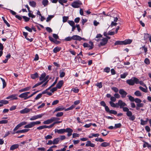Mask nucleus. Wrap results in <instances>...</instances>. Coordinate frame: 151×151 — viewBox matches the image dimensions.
Listing matches in <instances>:
<instances>
[{"mask_svg": "<svg viewBox=\"0 0 151 151\" xmlns=\"http://www.w3.org/2000/svg\"><path fill=\"white\" fill-rule=\"evenodd\" d=\"M123 44V41H117L114 44L115 45H122Z\"/></svg>", "mask_w": 151, "mask_h": 151, "instance_id": "f704fd0d", "label": "nucleus"}, {"mask_svg": "<svg viewBox=\"0 0 151 151\" xmlns=\"http://www.w3.org/2000/svg\"><path fill=\"white\" fill-rule=\"evenodd\" d=\"M108 39L106 38H104L101 41V42L100 44L99 45V47L101 46H104L105 45L107 42Z\"/></svg>", "mask_w": 151, "mask_h": 151, "instance_id": "423d86ee", "label": "nucleus"}, {"mask_svg": "<svg viewBox=\"0 0 151 151\" xmlns=\"http://www.w3.org/2000/svg\"><path fill=\"white\" fill-rule=\"evenodd\" d=\"M63 22H66L68 19V17L64 16L63 17Z\"/></svg>", "mask_w": 151, "mask_h": 151, "instance_id": "de8ad7c7", "label": "nucleus"}, {"mask_svg": "<svg viewBox=\"0 0 151 151\" xmlns=\"http://www.w3.org/2000/svg\"><path fill=\"white\" fill-rule=\"evenodd\" d=\"M128 75V73H124L123 74L121 75L120 77L121 78H124Z\"/></svg>", "mask_w": 151, "mask_h": 151, "instance_id": "79ce46f5", "label": "nucleus"}, {"mask_svg": "<svg viewBox=\"0 0 151 151\" xmlns=\"http://www.w3.org/2000/svg\"><path fill=\"white\" fill-rule=\"evenodd\" d=\"M63 113L62 112H58L56 115L57 117H61L63 116Z\"/></svg>", "mask_w": 151, "mask_h": 151, "instance_id": "ea45409f", "label": "nucleus"}, {"mask_svg": "<svg viewBox=\"0 0 151 151\" xmlns=\"http://www.w3.org/2000/svg\"><path fill=\"white\" fill-rule=\"evenodd\" d=\"M25 29H26L28 31H29L30 32H32V29L31 28H30L28 26H26L25 27Z\"/></svg>", "mask_w": 151, "mask_h": 151, "instance_id": "0e129e2a", "label": "nucleus"}, {"mask_svg": "<svg viewBox=\"0 0 151 151\" xmlns=\"http://www.w3.org/2000/svg\"><path fill=\"white\" fill-rule=\"evenodd\" d=\"M54 17V15H49L48 17L47 18L46 21L47 22H48L49 21H50L51 19L53 18Z\"/></svg>", "mask_w": 151, "mask_h": 151, "instance_id": "c03bdc74", "label": "nucleus"}, {"mask_svg": "<svg viewBox=\"0 0 151 151\" xmlns=\"http://www.w3.org/2000/svg\"><path fill=\"white\" fill-rule=\"evenodd\" d=\"M73 130L70 128H67L66 129L65 132H68L67 135L68 137L70 136L72 134V132Z\"/></svg>", "mask_w": 151, "mask_h": 151, "instance_id": "ddd939ff", "label": "nucleus"}, {"mask_svg": "<svg viewBox=\"0 0 151 151\" xmlns=\"http://www.w3.org/2000/svg\"><path fill=\"white\" fill-rule=\"evenodd\" d=\"M30 109H29L25 108L23 109L20 111V113L21 114H24L27 113L29 112L30 111Z\"/></svg>", "mask_w": 151, "mask_h": 151, "instance_id": "2eb2a0df", "label": "nucleus"}, {"mask_svg": "<svg viewBox=\"0 0 151 151\" xmlns=\"http://www.w3.org/2000/svg\"><path fill=\"white\" fill-rule=\"evenodd\" d=\"M19 97L21 98H24V100H26L28 99V97L25 93H23L19 96Z\"/></svg>", "mask_w": 151, "mask_h": 151, "instance_id": "dca6fc26", "label": "nucleus"}, {"mask_svg": "<svg viewBox=\"0 0 151 151\" xmlns=\"http://www.w3.org/2000/svg\"><path fill=\"white\" fill-rule=\"evenodd\" d=\"M109 104L112 107H117V105H116V103L115 104L111 101H110L109 102Z\"/></svg>", "mask_w": 151, "mask_h": 151, "instance_id": "e433bc0d", "label": "nucleus"}, {"mask_svg": "<svg viewBox=\"0 0 151 151\" xmlns=\"http://www.w3.org/2000/svg\"><path fill=\"white\" fill-rule=\"evenodd\" d=\"M111 89L114 91L115 92H117L118 91V88L116 87H112Z\"/></svg>", "mask_w": 151, "mask_h": 151, "instance_id": "052dcab7", "label": "nucleus"}, {"mask_svg": "<svg viewBox=\"0 0 151 151\" xmlns=\"http://www.w3.org/2000/svg\"><path fill=\"white\" fill-rule=\"evenodd\" d=\"M63 80H61L59 81L58 83L57 84L56 87L59 89H60L61 88V87L63 86Z\"/></svg>", "mask_w": 151, "mask_h": 151, "instance_id": "4468645a", "label": "nucleus"}, {"mask_svg": "<svg viewBox=\"0 0 151 151\" xmlns=\"http://www.w3.org/2000/svg\"><path fill=\"white\" fill-rule=\"evenodd\" d=\"M134 101L137 104L140 103L142 102L141 100L138 98H136L135 99Z\"/></svg>", "mask_w": 151, "mask_h": 151, "instance_id": "8fccbe9b", "label": "nucleus"}, {"mask_svg": "<svg viewBox=\"0 0 151 151\" xmlns=\"http://www.w3.org/2000/svg\"><path fill=\"white\" fill-rule=\"evenodd\" d=\"M3 47L1 46V47H0V57L2 56V55L3 54Z\"/></svg>", "mask_w": 151, "mask_h": 151, "instance_id": "680f3d73", "label": "nucleus"}, {"mask_svg": "<svg viewBox=\"0 0 151 151\" xmlns=\"http://www.w3.org/2000/svg\"><path fill=\"white\" fill-rule=\"evenodd\" d=\"M127 96L128 97L129 99L131 101H134V98L130 95H128Z\"/></svg>", "mask_w": 151, "mask_h": 151, "instance_id": "37998d69", "label": "nucleus"}, {"mask_svg": "<svg viewBox=\"0 0 151 151\" xmlns=\"http://www.w3.org/2000/svg\"><path fill=\"white\" fill-rule=\"evenodd\" d=\"M67 1L65 0H59V3L62 5H64L63 3H66Z\"/></svg>", "mask_w": 151, "mask_h": 151, "instance_id": "a19ab883", "label": "nucleus"}, {"mask_svg": "<svg viewBox=\"0 0 151 151\" xmlns=\"http://www.w3.org/2000/svg\"><path fill=\"white\" fill-rule=\"evenodd\" d=\"M145 87L146 88V89L143 88V87H142V86H139V88L140 90L142 91H143L145 93H147V88L146 86Z\"/></svg>", "mask_w": 151, "mask_h": 151, "instance_id": "cd10ccee", "label": "nucleus"}, {"mask_svg": "<svg viewBox=\"0 0 151 151\" xmlns=\"http://www.w3.org/2000/svg\"><path fill=\"white\" fill-rule=\"evenodd\" d=\"M17 96V95L16 94L12 95L7 97L6 99H11V100H17L18 99V98L16 97Z\"/></svg>", "mask_w": 151, "mask_h": 151, "instance_id": "6e6552de", "label": "nucleus"}, {"mask_svg": "<svg viewBox=\"0 0 151 151\" xmlns=\"http://www.w3.org/2000/svg\"><path fill=\"white\" fill-rule=\"evenodd\" d=\"M9 103V101L7 100H2L0 101V103L2 104H6Z\"/></svg>", "mask_w": 151, "mask_h": 151, "instance_id": "4c0bfd02", "label": "nucleus"}, {"mask_svg": "<svg viewBox=\"0 0 151 151\" xmlns=\"http://www.w3.org/2000/svg\"><path fill=\"white\" fill-rule=\"evenodd\" d=\"M109 145V143L107 142H103L101 144V145L104 147H106Z\"/></svg>", "mask_w": 151, "mask_h": 151, "instance_id": "c9c22d12", "label": "nucleus"}, {"mask_svg": "<svg viewBox=\"0 0 151 151\" xmlns=\"http://www.w3.org/2000/svg\"><path fill=\"white\" fill-rule=\"evenodd\" d=\"M75 106L74 105H72L70 107H69V108H68L66 109H65V111H67L69 110H71L73 109V108H75Z\"/></svg>", "mask_w": 151, "mask_h": 151, "instance_id": "3c124183", "label": "nucleus"}, {"mask_svg": "<svg viewBox=\"0 0 151 151\" xmlns=\"http://www.w3.org/2000/svg\"><path fill=\"white\" fill-rule=\"evenodd\" d=\"M106 111L108 113H109L110 114H113L114 115H116L117 114V112L116 111L114 110H110L109 109L108 107L106 108Z\"/></svg>", "mask_w": 151, "mask_h": 151, "instance_id": "1a4fd4ad", "label": "nucleus"}, {"mask_svg": "<svg viewBox=\"0 0 151 151\" xmlns=\"http://www.w3.org/2000/svg\"><path fill=\"white\" fill-rule=\"evenodd\" d=\"M95 141L97 142H104V140L101 138H99L98 137L95 139Z\"/></svg>", "mask_w": 151, "mask_h": 151, "instance_id": "5fc2aeb1", "label": "nucleus"}, {"mask_svg": "<svg viewBox=\"0 0 151 151\" xmlns=\"http://www.w3.org/2000/svg\"><path fill=\"white\" fill-rule=\"evenodd\" d=\"M23 35L24 36L25 38L28 41H29L30 42H31L33 41L32 38H31L29 39L27 37V36L28 35V33L27 32H23Z\"/></svg>", "mask_w": 151, "mask_h": 151, "instance_id": "f3484780", "label": "nucleus"}, {"mask_svg": "<svg viewBox=\"0 0 151 151\" xmlns=\"http://www.w3.org/2000/svg\"><path fill=\"white\" fill-rule=\"evenodd\" d=\"M141 124L142 125H144L147 124V123L145 121H144L142 119H141L140 120Z\"/></svg>", "mask_w": 151, "mask_h": 151, "instance_id": "e2e57ef3", "label": "nucleus"}, {"mask_svg": "<svg viewBox=\"0 0 151 151\" xmlns=\"http://www.w3.org/2000/svg\"><path fill=\"white\" fill-rule=\"evenodd\" d=\"M34 126L33 122H32L24 126V128H31Z\"/></svg>", "mask_w": 151, "mask_h": 151, "instance_id": "aec40b11", "label": "nucleus"}, {"mask_svg": "<svg viewBox=\"0 0 151 151\" xmlns=\"http://www.w3.org/2000/svg\"><path fill=\"white\" fill-rule=\"evenodd\" d=\"M82 4V3L81 1L79 0H77L73 2L71 4V6L73 8H78Z\"/></svg>", "mask_w": 151, "mask_h": 151, "instance_id": "7ed1b4c3", "label": "nucleus"}, {"mask_svg": "<svg viewBox=\"0 0 151 151\" xmlns=\"http://www.w3.org/2000/svg\"><path fill=\"white\" fill-rule=\"evenodd\" d=\"M66 129H56L55 130V133L57 132L59 134H63L66 132Z\"/></svg>", "mask_w": 151, "mask_h": 151, "instance_id": "f8f14e48", "label": "nucleus"}, {"mask_svg": "<svg viewBox=\"0 0 151 151\" xmlns=\"http://www.w3.org/2000/svg\"><path fill=\"white\" fill-rule=\"evenodd\" d=\"M96 86L97 87H98L99 88H101L102 87V83L101 82H100L99 83H98L96 84Z\"/></svg>", "mask_w": 151, "mask_h": 151, "instance_id": "bf43d9fd", "label": "nucleus"}, {"mask_svg": "<svg viewBox=\"0 0 151 151\" xmlns=\"http://www.w3.org/2000/svg\"><path fill=\"white\" fill-rule=\"evenodd\" d=\"M79 134L76 133H74L73 134V137L76 138V137H78L79 136Z\"/></svg>", "mask_w": 151, "mask_h": 151, "instance_id": "774afa93", "label": "nucleus"}, {"mask_svg": "<svg viewBox=\"0 0 151 151\" xmlns=\"http://www.w3.org/2000/svg\"><path fill=\"white\" fill-rule=\"evenodd\" d=\"M42 94L40 93L38 94L37 96L35 98V99L37 100L40 98L42 96Z\"/></svg>", "mask_w": 151, "mask_h": 151, "instance_id": "864d4df0", "label": "nucleus"}, {"mask_svg": "<svg viewBox=\"0 0 151 151\" xmlns=\"http://www.w3.org/2000/svg\"><path fill=\"white\" fill-rule=\"evenodd\" d=\"M110 70V68L109 67H106L104 69V72L108 73L109 72Z\"/></svg>", "mask_w": 151, "mask_h": 151, "instance_id": "4d7b16f0", "label": "nucleus"}, {"mask_svg": "<svg viewBox=\"0 0 151 151\" xmlns=\"http://www.w3.org/2000/svg\"><path fill=\"white\" fill-rule=\"evenodd\" d=\"M72 40H78L79 41L82 40V37L77 35H73L72 37Z\"/></svg>", "mask_w": 151, "mask_h": 151, "instance_id": "9d476101", "label": "nucleus"}, {"mask_svg": "<svg viewBox=\"0 0 151 151\" xmlns=\"http://www.w3.org/2000/svg\"><path fill=\"white\" fill-rule=\"evenodd\" d=\"M24 19L25 21L26 22H27L29 21V20L30 19L28 17H27L25 16H23L22 17Z\"/></svg>", "mask_w": 151, "mask_h": 151, "instance_id": "13d9d810", "label": "nucleus"}, {"mask_svg": "<svg viewBox=\"0 0 151 151\" xmlns=\"http://www.w3.org/2000/svg\"><path fill=\"white\" fill-rule=\"evenodd\" d=\"M65 135L60 136L59 137L55 139L53 142H59L61 141L65 138Z\"/></svg>", "mask_w": 151, "mask_h": 151, "instance_id": "0eeeda50", "label": "nucleus"}, {"mask_svg": "<svg viewBox=\"0 0 151 151\" xmlns=\"http://www.w3.org/2000/svg\"><path fill=\"white\" fill-rule=\"evenodd\" d=\"M144 104L143 103H138L136 105V109L137 110H138L140 109V107H143Z\"/></svg>", "mask_w": 151, "mask_h": 151, "instance_id": "6ab92c4d", "label": "nucleus"}, {"mask_svg": "<svg viewBox=\"0 0 151 151\" xmlns=\"http://www.w3.org/2000/svg\"><path fill=\"white\" fill-rule=\"evenodd\" d=\"M62 122V120H61V121H56L55 122H54L52 124L50 125L49 126H47V125H44V128H50L52 127L54 125L57 124H59L61 123Z\"/></svg>", "mask_w": 151, "mask_h": 151, "instance_id": "39448f33", "label": "nucleus"}, {"mask_svg": "<svg viewBox=\"0 0 151 151\" xmlns=\"http://www.w3.org/2000/svg\"><path fill=\"white\" fill-rule=\"evenodd\" d=\"M143 147H147L149 149H151V145L149 144L147 142H145L143 145Z\"/></svg>", "mask_w": 151, "mask_h": 151, "instance_id": "b1692460", "label": "nucleus"}, {"mask_svg": "<svg viewBox=\"0 0 151 151\" xmlns=\"http://www.w3.org/2000/svg\"><path fill=\"white\" fill-rule=\"evenodd\" d=\"M8 122V121L7 120H2L0 121V124H6Z\"/></svg>", "mask_w": 151, "mask_h": 151, "instance_id": "338daca9", "label": "nucleus"}, {"mask_svg": "<svg viewBox=\"0 0 151 151\" xmlns=\"http://www.w3.org/2000/svg\"><path fill=\"white\" fill-rule=\"evenodd\" d=\"M132 42V40L130 39H127L123 41V44L124 45L130 44Z\"/></svg>", "mask_w": 151, "mask_h": 151, "instance_id": "a211bd4d", "label": "nucleus"}, {"mask_svg": "<svg viewBox=\"0 0 151 151\" xmlns=\"http://www.w3.org/2000/svg\"><path fill=\"white\" fill-rule=\"evenodd\" d=\"M30 88L31 87L30 86L28 87L23 89H21L19 91V92H22L28 91Z\"/></svg>", "mask_w": 151, "mask_h": 151, "instance_id": "393cba45", "label": "nucleus"}, {"mask_svg": "<svg viewBox=\"0 0 151 151\" xmlns=\"http://www.w3.org/2000/svg\"><path fill=\"white\" fill-rule=\"evenodd\" d=\"M126 82L129 85L133 86L134 85L135 83L136 84L139 83V80L136 77H133L130 79L127 80Z\"/></svg>", "mask_w": 151, "mask_h": 151, "instance_id": "f03ea898", "label": "nucleus"}, {"mask_svg": "<svg viewBox=\"0 0 151 151\" xmlns=\"http://www.w3.org/2000/svg\"><path fill=\"white\" fill-rule=\"evenodd\" d=\"M61 49V48L60 47H56L53 50V51L54 53H57V52L60 51Z\"/></svg>", "mask_w": 151, "mask_h": 151, "instance_id": "c85d7f7f", "label": "nucleus"}, {"mask_svg": "<svg viewBox=\"0 0 151 151\" xmlns=\"http://www.w3.org/2000/svg\"><path fill=\"white\" fill-rule=\"evenodd\" d=\"M101 105V106L104 107L105 111H106V108L108 107L107 106H106V104L104 101H102L100 102Z\"/></svg>", "mask_w": 151, "mask_h": 151, "instance_id": "c756f323", "label": "nucleus"}, {"mask_svg": "<svg viewBox=\"0 0 151 151\" xmlns=\"http://www.w3.org/2000/svg\"><path fill=\"white\" fill-rule=\"evenodd\" d=\"M144 62L146 64L148 65L150 63L149 60L147 58H146L144 60Z\"/></svg>", "mask_w": 151, "mask_h": 151, "instance_id": "603ef678", "label": "nucleus"}, {"mask_svg": "<svg viewBox=\"0 0 151 151\" xmlns=\"http://www.w3.org/2000/svg\"><path fill=\"white\" fill-rule=\"evenodd\" d=\"M42 3L44 6H45L48 5V0H43L42 1Z\"/></svg>", "mask_w": 151, "mask_h": 151, "instance_id": "bb28decb", "label": "nucleus"}, {"mask_svg": "<svg viewBox=\"0 0 151 151\" xmlns=\"http://www.w3.org/2000/svg\"><path fill=\"white\" fill-rule=\"evenodd\" d=\"M116 105H117V108L120 107V108L122 109L123 110L124 112H127V115L129 117V119L132 121H134L135 118V116L132 115V112L129 111V109L127 107L124 106H127V104L124 102H123L121 100H119L118 101V103H116Z\"/></svg>", "mask_w": 151, "mask_h": 151, "instance_id": "f257e3e1", "label": "nucleus"}, {"mask_svg": "<svg viewBox=\"0 0 151 151\" xmlns=\"http://www.w3.org/2000/svg\"><path fill=\"white\" fill-rule=\"evenodd\" d=\"M65 109V108L63 107L62 106H59L56 108L55 110L54 111L53 113H54L56 112L61 111Z\"/></svg>", "mask_w": 151, "mask_h": 151, "instance_id": "9b49d317", "label": "nucleus"}, {"mask_svg": "<svg viewBox=\"0 0 151 151\" xmlns=\"http://www.w3.org/2000/svg\"><path fill=\"white\" fill-rule=\"evenodd\" d=\"M149 37H150L149 34L148 33H145L144 34V38L145 40H146L147 38H149Z\"/></svg>", "mask_w": 151, "mask_h": 151, "instance_id": "6e6d98bb", "label": "nucleus"}, {"mask_svg": "<svg viewBox=\"0 0 151 151\" xmlns=\"http://www.w3.org/2000/svg\"><path fill=\"white\" fill-rule=\"evenodd\" d=\"M121 126V124L120 123H119L117 124H116L115 125V126L114 127V128L116 129L117 128H120Z\"/></svg>", "mask_w": 151, "mask_h": 151, "instance_id": "09e8293b", "label": "nucleus"}, {"mask_svg": "<svg viewBox=\"0 0 151 151\" xmlns=\"http://www.w3.org/2000/svg\"><path fill=\"white\" fill-rule=\"evenodd\" d=\"M21 127L19 124H18L14 129H13V131H15L16 130H17L18 129H19Z\"/></svg>", "mask_w": 151, "mask_h": 151, "instance_id": "69168bd1", "label": "nucleus"}, {"mask_svg": "<svg viewBox=\"0 0 151 151\" xmlns=\"http://www.w3.org/2000/svg\"><path fill=\"white\" fill-rule=\"evenodd\" d=\"M1 79L3 82V88H4L6 87V83L5 80L3 78H1Z\"/></svg>", "mask_w": 151, "mask_h": 151, "instance_id": "473e14b6", "label": "nucleus"}, {"mask_svg": "<svg viewBox=\"0 0 151 151\" xmlns=\"http://www.w3.org/2000/svg\"><path fill=\"white\" fill-rule=\"evenodd\" d=\"M46 76V74L45 73H42L41 76L40 77V80L41 81L44 79Z\"/></svg>", "mask_w": 151, "mask_h": 151, "instance_id": "72a5a7b5", "label": "nucleus"}, {"mask_svg": "<svg viewBox=\"0 0 151 151\" xmlns=\"http://www.w3.org/2000/svg\"><path fill=\"white\" fill-rule=\"evenodd\" d=\"M2 18L3 20L4 23L6 24L8 27H10V24L7 22V21L5 19V18L4 17H2Z\"/></svg>", "mask_w": 151, "mask_h": 151, "instance_id": "a18cd8bd", "label": "nucleus"}, {"mask_svg": "<svg viewBox=\"0 0 151 151\" xmlns=\"http://www.w3.org/2000/svg\"><path fill=\"white\" fill-rule=\"evenodd\" d=\"M29 4L33 7H35L36 6V3L34 1H30L29 2Z\"/></svg>", "mask_w": 151, "mask_h": 151, "instance_id": "a878e982", "label": "nucleus"}, {"mask_svg": "<svg viewBox=\"0 0 151 151\" xmlns=\"http://www.w3.org/2000/svg\"><path fill=\"white\" fill-rule=\"evenodd\" d=\"M39 77L38 73L37 72H36L34 74H32L31 75V78L33 79H35L36 78Z\"/></svg>", "mask_w": 151, "mask_h": 151, "instance_id": "4be33fe9", "label": "nucleus"}, {"mask_svg": "<svg viewBox=\"0 0 151 151\" xmlns=\"http://www.w3.org/2000/svg\"><path fill=\"white\" fill-rule=\"evenodd\" d=\"M52 123L51 121V120L50 119H47L46 121H44L43 123L45 124H50Z\"/></svg>", "mask_w": 151, "mask_h": 151, "instance_id": "2f4dec72", "label": "nucleus"}, {"mask_svg": "<svg viewBox=\"0 0 151 151\" xmlns=\"http://www.w3.org/2000/svg\"><path fill=\"white\" fill-rule=\"evenodd\" d=\"M135 95L137 96H141L142 93L139 91H136L134 93Z\"/></svg>", "mask_w": 151, "mask_h": 151, "instance_id": "7c9ffc66", "label": "nucleus"}, {"mask_svg": "<svg viewBox=\"0 0 151 151\" xmlns=\"http://www.w3.org/2000/svg\"><path fill=\"white\" fill-rule=\"evenodd\" d=\"M19 147L18 144H15L11 146L10 148L11 150H13L14 149L17 148Z\"/></svg>", "mask_w": 151, "mask_h": 151, "instance_id": "412c9836", "label": "nucleus"}, {"mask_svg": "<svg viewBox=\"0 0 151 151\" xmlns=\"http://www.w3.org/2000/svg\"><path fill=\"white\" fill-rule=\"evenodd\" d=\"M68 22L71 26H73L75 25V23L73 21L68 20Z\"/></svg>", "mask_w": 151, "mask_h": 151, "instance_id": "49530a36", "label": "nucleus"}, {"mask_svg": "<svg viewBox=\"0 0 151 151\" xmlns=\"http://www.w3.org/2000/svg\"><path fill=\"white\" fill-rule=\"evenodd\" d=\"M64 69H62V70H60V78H63L64 77L65 75V73L62 71L63 70L64 71Z\"/></svg>", "mask_w": 151, "mask_h": 151, "instance_id": "5701e85b", "label": "nucleus"}, {"mask_svg": "<svg viewBox=\"0 0 151 151\" xmlns=\"http://www.w3.org/2000/svg\"><path fill=\"white\" fill-rule=\"evenodd\" d=\"M119 93L121 95V97L122 98L126 97V95L127 94V93L123 89H120L119 91Z\"/></svg>", "mask_w": 151, "mask_h": 151, "instance_id": "20e7f679", "label": "nucleus"}, {"mask_svg": "<svg viewBox=\"0 0 151 151\" xmlns=\"http://www.w3.org/2000/svg\"><path fill=\"white\" fill-rule=\"evenodd\" d=\"M86 145L87 147L91 146L93 147L94 146V145L93 143H91V142H88L86 144Z\"/></svg>", "mask_w": 151, "mask_h": 151, "instance_id": "58836bf2", "label": "nucleus"}]
</instances>
